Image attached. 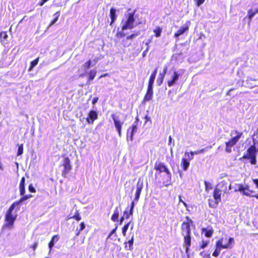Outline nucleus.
I'll use <instances>...</instances> for the list:
<instances>
[{"mask_svg":"<svg viewBox=\"0 0 258 258\" xmlns=\"http://www.w3.org/2000/svg\"><path fill=\"white\" fill-rule=\"evenodd\" d=\"M191 226L194 227V221L186 216L185 220L182 221L180 226V234L183 236L182 246L186 253H188L191 245L192 238Z\"/></svg>","mask_w":258,"mask_h":258,"instance_id":"obj_1","label":"nucleus"},{"mask_svg":"<svg viewBox=\"0 0 258 258\" xmlns=\"http://www.w3.org/2000/svg\"><path fill=\"white\" fill-rule=\"evenodd\" d=\"M156 170L155 178L164 186H168L172 184V174L167 166L163 162H156L154 165Z\"/></svg>","mask_w":258,"mask_h":258,"instance_id":"obj_2","label":"nucleus"},{"mask_svg":"<svg viewBox=\"0 0 258 258\" xmlns=\"http://www.w3.org/2000/svg\"><path fill=\"white\" fill-rule=\"evenodd\" d=\"M17 206L13 203L7 211L5 220L6 223L4 224L3 228L12 229L14 227V224L15 220H16L17 215L16 213H13V211L15 209Z\"/></svg>","mask_w":258,"mask_h":258,"instance_id":"obj_3","label":"nucleus"},{"mask_svg":"<svg viewBox=\"0 0 258 258\" xmlns=\"http://www.w3.org/2000/svg\"><path fill=\"white\" fill-rule=\"evenodd\" d=\"M223 238H220L216 242L215 249L212 253V255L215 257L218 256L222 249H228L232 247L234 243V238L229 237L228 239V242L226 244H223Z\"/></svg>","mask_w":258,"mask_h":258,"instance_id":"obj_4","label":"nucleus"},{"mask_svg":"<svg viewBox=\"0 0 258 258\" xmlns=\"http://www.w3.org/2000/svg\"><path fill=\"white\" fill-rule=\"evenodd\" d=\"M235 134L234 137H231L227 142L225 143V150L227 152L230 153L231 151V148L234 146L238 142L241 137L243 136V133L239 132L238 130H233L231 132L230 136Z\"/></svg>","mask_w":258,"mask_h":258,"instance_id":"obj_5","label":"nucleus"},{"mask_svg":"<svg viewBox=\"0 0 258 258\" xmlns=\"http://www.w3.org/2000/svg\"><path fill=\"white\" fill-rule=\"evenodd\" d=\"M241 158L249 160L251 165H254L256 163V148L255 143L247 149L246 152L244 153Z\"/></svg>","mask_w":258,"mask_h":258,"instance_id":"obj_6","label":"nucleus"},{"mask_svg":"<svg viewBox=\"0 0 258 258\" xmlns=\"http://www.w3.org/2000/svg\"><path fill=\"white\" fill-rule=\"evenodd\" d=\"M19 190L20 195L22 196V197L18 201L14 202V204L16 206L20 205L23 201L32 197L31 195H24L25 193V178L24 176L21 178L19 183Z\"/></svg>","mask_w":258,"mask_h":258,"instance_id":"obj_7","label":"nucleus"},{"mask_svg":"<svg viewBox=\"0 0 258 258\" xmlns=\"http://www.w3.org/2000/svg\"><path fill=\"white\" fill-rule=\"evenodd\" d=\"M237 187L238 188L235 189V191H240L244 196L248 197H254L258 200V194H255V192L254 190L250 189V187L248 185L246 184L243 185L242 184H238Z\"/></svg>","mask_w":258,"mask_h":258,"instance_id":"obj_8","label":"nucleus"},{"mask_svg":"<svg viewBox=\"0 0 258 258\" xmlns=\"http://www.w3.org/2000/svg\"><path fill=\"white\" fill-rule=\"evenodd\" d=\"M222 195L223 194L219 190L218 187H215L213 193L214 199H210L208 200L209 207L212 208H216L221 201Z\"/></svg>","mask_w":258,"mask_h":258,"instance_id":"obj_9","label":"nucleus"},{"mask_svg":"<svg viewBox=\"0 0 258 258\" xmlns=\"http://www.w3.org/2000/svg\"><path fill=\"white\" fill-rule=\"evenodd\" d=\"M135 12L136 10H134L132 13H130L127 15L126 16V20L121 26V29H132L134 28Z\"/></svg>","mask_w":258,"mask_h":258,"instance_id":"obj_10","label":"nucleus"},{"mask_svg":"<svg viewBox=\"0 0 258 258\" xmlns=\"http://www.w3.org/2000/svg\"><path fill=\"white\" fill-rule=\"evenodd\" d=\"M61 166L63 167L61 175L62 177L66 178L67 177V174L72 169V166L71 165L70 159L68 157L64 158L62 160Z\"/></svg>","mask_w":258,"mask_h":258,"instance_id":"obj_11","label":"nucleus"},{"mask_svg":"<svg viewBox=\"0 0 258 258\" xmlns=\"http://www.w3.org/2000/svg\"><path fill=\"white\" fill-rule=\"evenodd\" d=\"M111 117L113 120L115 128L116 131L118 133V136L121 137L122 135L121 134V129L122 125L123 124V121L121 120L118 116H117L115 114L112 113L111 115Z\"/></svg>","mask_w":258,"mask_h":258,"instance_id":"obj_12","label":"nucleus"},{"mask_svg":"<svg viewBox=\"0 0 258 258\" xmlns=\"http://www.w3.org/2000/svg\"><path fill=\"white\" fill-rule=\"evenodd\" d=\"M139 121V118H136V121L135 123L132 124V126L129 127L126 131V138L127 140H130V141H132L134 139V133L137 132L138 129V123Z\"/></svg>","mask_w":258,"mask_h":258,"instance_id":"obj_13","label":"nucleus"},{"mask_svg":"<svg viewBox=\"0 0 258 258\" xmlns=\"http://www.w3.org/2000/svg\"><path fill=\"white\" fill-rule=\"evenodd\" d=\"M190 25V22L189 21H186L185 24L181 26L179 29H178L174 34V37L178 39L180 35L183 34L189 30V27Z\"/></svg>","mask_w":258,"mask_h":258,"instance_id":"obj_14","label":"nucleus"},{"mask_svg":"<svg viewBox=\"0 0 258 258\" xmlns=\"http://www.w3.org/2000/svg\"><path fill=\"white\" fill-rule=\"evenodd\" d=\"M216 187H218V188L223 194V195L231 189V184H228L225 181H221Z\"/></svg>","mask_w":258,"mask_h":258,"instance_id":"obj_15","label":"nucleus"},{"mask_svg":"<svg viewBox=\"0 0 258 258\" xmlns=\"http://www.w3.org/2000/svg\"><path fill=\"white\" fill-rule=\"evenodd\" d=\"M98 118V113L96 111L91 110L89 111L86 118L87 122L89 124H93L95 120Z\"/></svg>","mask_w":258,"mask_h":258,"instance_id":"obj_16","label":"nucleus"},{"mask_svg":"<svg viewBox=\"0 0 258 258\" xmlns=\"http://www.w3.org/2000/svg\"><path fill=\"white\" fill-rule=\"evenodd\" d=\"M153 96V87L148 86L146 93L144 97L143 101L147 102L151 100Z\"/></svg>","mask_w":258,"mask_h":258,"instance_id":"obj_17","label":"nucleus"},{"mask_svg":"<svg viewBox=\"0 0 258 258\" xmlns=\"http://www.w3.org/2000/svg\"><path fill=\"white\" fill-rule=\"evenodd\" d=\"M206 151L205 149H202L195 151L185 152L184 153L185 157H189V159H192L195 155L204 153Z\"/></svg>","mask_w":258,"mask_h":258,"instance_id":"obj_18","label":"nucleus"},{"mask_svg":"<svg viewBox=\"0 0 258 258\" xmlns=\"http://www.w3.org/2000/svg\"><path fill=\"white\" fill-rule=\"evenodd\" d=\"M191 160V159H189V157H185V158H182L180 166L183 170L186 171L188 169L189 166V161Z\"/></svg>","mask_w":258,"mask_h":258,"instance_id":"obj_19","label":"nucleus"},{"mask_svg":"<svg viewBox=\"0 0 258 258\" xmlns=\"http://www.w3.org/2000/svg\"><path fill=\"white\" fill-rule=\"evenodd\" d=\"M179 77V75L176 72H174L173 76L171 77V79L170 80H169L167 82V85L169 87L172 86L178 80Z\"/></svg>","mask_w":258,"mask_h":258,"instance_id":"obj_20","label":"nucleus"},{"mask_svg":"<svg viewBox=\"0 0 258 258\" xmlns=\"http://www.w3.org/2000/svg\"><path fill=\"white\" fill-rule=\"evenodd\" d=\"M202 233H204V235L208 238L211 237L214 233V230L212 227L202 228L201 229Z\"/></svg>","mask_w":258,"mask_h":258,"instance_id":"obj_21","label":"nucleus"},{"mask_svg":"<svg viewBox=\"0 0 258 258\" xmlns=\"http://www.w3.org/2000/svg\"><path fill=\"white\" fill-rule=\"evenodd\" d=\"M257 13H258V8L255 9L253 10H252V9H251L248 11L247 15L246 16V17L245 18V19L246 18H248V19L249 20V21H248L249 25L250 24L253 17L255 15H256Z\"/></svg>","mask_w":258,"mask_h":258,"instance_id":"obj_22","label":"nucleus"},{"mask_svg":"<svg viewBox=\"0 0 258 258\" xmlns=\"http://www.w3.org/2000/svg\"><path fill=\"white\" fill-rule=\"evenodd\" d=\"M134 236H133L131 239L128 241H125L124 242V248L125 249L132 250L133 249V244H134Z\"/></svg>","mask_w":258,"mask_h":258,"instance_id":"obj_23","label":"nucleus"},{"mask_svg":"<svg viewBox=\"0 0 258 258\" xmlns=\"http://www.w3.org/2000/svg\"><path fill=\"white\" fill-rule=\"evenodd\" d=\"M109 16L111 18V21L110 23V25H112L113 24V23L115 21L116 18H117V15L116 14V10L114 8H111L110 9Z\"/></svg>","mask_w":258,"mask_h":258,"instance_id":"obj_24","label":"nucleus"},{"mask_svg":"<svg viewBox=\"0 0 258 258\" xmlns=\"http://www.w3.org/2000/svg\"><path fill=\"white\" fill-rule=\"evenodd\" d=\"M59 238V236L57 234L53 235L50 241L48 243V247L50 251L52 249L55 243L58 241Z\"/></svg>","mask_w":258,"mask_h":258,"instance_id":"obj_25","label":"nucleus"},{"mask_svg":"<svg viewBox=\"0 0 258 258\" xmlns=\"http://www.w3.org/2000/svg\"><path fill=\"white\" fill-rule=\"evenodd\" d=\"M71 219H75V220H76L78 221H79L82 219V217L80 215V213L78 210L76 211L74 215H73L72 216H68L66 220H68Z\"/></svg>","mask_w":258,"mask_h":258,"instance_id":"obj_26","label":"nucleus"},{"mask_svg":"<svg viewBox=\"0 0 258 258\" xmlns=\"http://www.w3.org/2000/svg\"><path fill=\"white\" fill-rule=\"evenodd\" d=\"M142 188L143 186L142 185H137L135 194V201H138L139 200L140 195L141 194Z\"/></svg>","mask_w":258,"mask_h":258,"instance_id":"obj_27","label":"nucleus"},{"mask_svg":"<svg viewBox=\"0 0 258 258\" xmlns=\"http://www.w3.org/2000/svg\"><path fill=\"white\" fill-rule=\"evenodd\" d=\"M8 35L6 31H2L0 32V41L3 44L6 43L5 42L7 40Z\"/></svg>","mask_w":258,"mask_h":258,"instance_id":"obj_28","label":"nucleus"},{"mask_svg":"<svg viewBox=\"0 0 258 258\" xmlns=\"http://www.w3.org/2000/svg\"><path fill=\"white\" fill-rule=\"evenodd\" d=\"M119 210L117 208H116L114 210V213L111 216V219L113 222H116L117 221L118 217H119Z\"/></svg>","mask_w":258,"mask_h":258,"instance_id":"obj_29","label":"nucleus"},{"mask_svg":"<svg viewBox=\"0 0 258 258\" xmlns=\"http://www.w3.org/2000/svg\"><path fill=\"white\" fill-rule=\"evenodd\" d=\"M39 60V57H38L34 60L31 61L30 67L28 68V71L30 72L33 69V68L38 64Z\"/></svg>","mask_w":258,"mask_h":258,"instance_id":"obj_30","label":"nucleus"},{"mask_svg":"<svg viewBox=\"0 0 258 258\" xmlns=\"http://www.w3.org/2000/svg\"><path fill=\"white\" fill-rule=\"evenodd\" d=\"M162 31V29L159 26L156 27L153 30V32L154 33L155 36L156 37H159L161 36Z\"/></svg>","mask_w":258,"mask_h":258,"instance_id":"obj_31","label":"nucleus"},{"mask_svg":"<svg viewBox=\"0 0 258 258\" xmlns=\"http://www.w3.org/2000/svg\"><path fill=\"white\" fill-rule=\"evenodd\" d=\"M209 243H210L209 240H205L202 239L201 242L200 243V248L201 249L205 248L206 247H207L208 246V245L209 244Z\"/></svg>","mask_w":258,"mask_h":258,"instance_id":"obj_32","label":"nucleus"},{"mask_svg":"<svg viewBox=\"0 0 258 258\" xmlns=\"http://www.w3.org/2000/svg\"><path fill=\"white\" fill-rule=\"evenodd\" d=\"M96 75V71L95 70H91L89 72V78L88 81H90L93 80Z\"/></svg>","mask_w":258,"mask_h":258,"instance_id":"obj_33","label":"nucleus"},{"mask_svg":"<svg viewBox=\"0 0 258 258\" xmlns=\"http://www.w3.org/2000/svg\"><path fill=\"white\" fill-rule=\"evenodd\" d=\"M155 78L156 76L151 74L148 81V86L153 87Z\"/></svg>","mask_w":258,"mask_h":258,"instance_id":"obj_34","label":"nucleus"},{"mask_svg":"<svg viewBox=\"0 0 258 258\" xmlns=\"http://www.w3.org/2000/svg\"><path fill=\"white\" fill-rule=\"evenodd\" d=\"M204 184L205 185V190L207 192H209V191L213 188V186L212 184L207 181H205Z\"/></svg>","mask_w":258,"mask_h":258,"instance_id":"obj_35","label":"nucleus"},{"mask_svg":"<svg viewBox=\"0 0 258 258\" xmlns=\"http://www.w3.org/2000/svg\"><path fill=\"white\" fill-rule=\"evenodd\" d=\"M124 30L121 29V30L117 31L116 33V37L118 38H122L126 36V34L124 32Z\"/></svg>","mask_w":258,"mask_h":258,"instance_id":"obj_36","label":"nucleus"},{"mask_svg":"<svg viewBox=\"0 0 258 258\" xmlns=\"http://www.w3.org/2000/svg\"><path fill=\"white\" fill-rule=\"evenodd\" d=\"M69 0H66V1H58L57 0H54V5L57 7H62L65 6L66 3Z\"/></svg>","mask_w":258,"mask_h":258,"instance_id":"obj_37","label":"nucleus"},{"mask_svg":"<svg viewBox=\"0 0 258 258\" xmlns=\"http://www.w3.org/2000/svg\"><path fill=\"white\" fill-rule=\"evenodd\" d=\"M59 15H60L59 11H58L54 14V18L50 22V23L49 25L50 26L53 25L57 21V20L58 19V18L59 17Z\"/></svg>","mask_w":258,"mask_h":258,"instance_id":"obj_38","label":"nucleus"},{"mask_svg":"<svg viewBox=\"0 0 258 258\" xmlns=\"http://www.w3.org/2000/svg\"><path fill=\"white\" fill-rule=\"evenodd\" d=\"M165 76L159 74V77L158 78L157 80V84L158 86H161V84L163 83L164 79Z\"/></svg>","mask_w":258,"mask_h":258,"instance_id":"obj_39","label":"nucleus"},{"mask_svg":"<svg viewBox=\"0 0 258 258\" xmlns=\"http://www.w3.org/2000/svg\"><path fill=\"white\" fill-rule=\"evenodd\" d=\"M130 223H131V222L130 221L123 226V227L122 228V233L123 236H125L126 231L127 230V229L128 228Z\"/></svg>","mask_w":258,"mask_h":258,"instance_id":"obj_40","label":"nucleus"},{"mask_svg":"<svg viewBox=\"0 0 258 258\" xmlns=\"http://www.w3.org/2000/svg\"><path fill=\"white\" fill-rule=\"evenodd\" d=\"M140 34L139 31L136 32L134 33H133L127 36H126V38L127 40H131L134 39V38L136 37L138 35H139Z\"/></svg>","mask_w":258,"mask_h":258,"instance_id":"obj_41","label":"nucleus"},{"mask_svg":"<svg viewBox=\"0 0 258 258\" xmlns=\"http://www.w3.org/2000/svg\"><path fill=\"white\" fill-rule=\"evenodd\" d=\"M133 214V212L130 211L129 210V211H127V210H125L124 212H123V217L125 218V219H127L129 218L130 216L131 215H132Z\"/></svg>","mask_w":258,"mask_h":258,"instance_id":"obj_42","label":"nucleus"},{"mask_svg":"<svg viewBox=\"0 0 258 258\" xmlns=\"http://www.w3.org/2000/svg\"><path fill=\"white\" fill-rule=\"evenodd\" d=\"M23 153V144H21V145L18 146V152L17 153V156H20Z\"/></svg>","mask_w":258,"mask_h":258,"instance_id":"obj_43","label":"nucleus"},{"mask_svg":"<svg viewBox=\"0 0 258 258\" xmlns=\"http://www.w3.org/2000/svg\"><path fill=\"white\" fill-rule=\"evenodd\" d=\"M91 65V60L90 59L88 60L86 62H85L83 64V68L85 69V70L88 69L90 68Z\"/></svg>","mask_w":258,"mask_h":258,"instance_id":"obj_44","label":"nucleus"},{"mask_svg":"<svg viewBox=\"0 0 258 258\" xmlns=\"http://www.w3.org/2000/svg\"><path fill=\"white\" fill-rule=\"evenodd\" d=\"M28 190L31 192H36V189L32 183H31L29 185Z\"/></svg>","mask_w":258,"mask_h":258,"instance_id":"obj_45","label":"nucleus"},{"mask_svg":"<svg viewBox=\"0 0 258 258\" xmlns=\"http://www.w3.org/2000/svg\"><path fill=\"white\" fill-rule=\"evenodd\" d=\"M117 228V226H116L114 229H113L111 230L110 233L109 234V235H108V236L107 237V238H109L111 236V235L115 232Z\"/></svg>","mask_w":258,"mask_h":258,"instance_id":"obj_46","label":"nucleus"},{"mask_svg":"<svg viewBox=\"0 0 258 258\" xmlns=\"http://www.w3.org/2000/svg\"><path fill=\"white\" fill-rule=\"evenodd\" d=\"M85 228V224L84 222H82L80 224V231H82Z\"/></svg>","mask_w":258,"mask_h":258,"instance_id":"obj_47","label":"nucleus"},{"mask_svg":"<svg viewBox=\"0 0 258 258\" xmlns=\"http://www.w3.org/2000/svg\"><path fill=\"white\" fill-rule=\"evenodd\" d=\"M48 0H40L38 3V5L39 6H42L45 3L47 2Z\"/></svg>","mask_w":258,"mask_h":258,"instance_id":"obj_48","label":"nucleus"},{"mask_svg":"<svg viewBox=\"0 0 258 258\" xmlns=\"http://www.w3.org/2000/svg\"><path fill=\"white\" fill-rule=\"evenodd\" d=\"M205 0H196V5L199 7L205 2Z\"/></svg>","mask_w":258,"mask_h":258,"instance_id":"obj_49","label":"nucleus"},{"mask_svg":"<svg viewBox=\"0 0 258 258\" xmlns=\"http://www.w3.org/2000/svg\"><path fill=\"white\" fill-rule=\"evenodd\" d=\"M252 182L255 184L256 188H258V178H255L252 179Z\"/></svg>","mask_w":258,"mask_h":258,"instance_id":"obj_50","label":"nucleus"},{"mask_svg":"<svg viewBox=\"0 0 258 258\" xmlns=\"http://www.w3.org/2000/svg\"><path fill=\"white\" fill-rule=\"evenodd\" d=\"M37 246H38V243L37 242H36L31 246V247L33 249V250L34 251H35L36 248H37Z\"/></svg>","mask_w":258,"mask_h":258,"instance_id":"obj_51","label":"nucleus"},{"mask_svg":"<svg viewBox=\"0 0 258 258\" xmlns=\"http://www.w3.org/2000/svg\"><path fill=\"white\" fill-rule=\"evenodd\" d=\"M98 97H94L93 100H92V104L93 105H95L97 102V101H98Z\"/></svg>","mask_w":258,"mask_h":258,"instance_id":"obj_52","label":"nucleus"},{"mask_svg":"<svg viewBox=\"0 0 258 258\" xmlns=\"http://www.w3.org/2000/svg\"><path fill=\"white\" fill-rule=\"evenodd\" d=\"M167 67H164V68L163 69V72L160 73V74L165 76L167 73Z\"/></svg>","mask_w":258,"mask_h":258,"instance_id":"obj_53","label":"nucleus"},{"mask_svg":"<svg viewBox=\"0 0 258 258\" xmlns=\"http://www.w3.org/2000/svg\"><path fill=\"white\" fill-rule=\"evenodd\" d=\"M235 89L234 88H231L230 89H229L227 92H226V95L227 96H230L231 95V93H230V92L231 91H233V90H234Z\"/></svg>","mask_w":258,"mask_h":258,"instance_id":"obj_54","label":"nucleus"},{"mask_svg":"<svg viewBox=\"0 0 258 258\" xmlns=\"http://www.w3.org/2000/svg\"><path fill=\"white\" fill-rule=\"evenodd\" d=\"M157 71H158V68L156 67L154 70L153 71V72L152 73V74L155 75V76H156L157 75Z\"/></svg>","mask_w":258,"mask_h":258,"instance_id":"obj_55","label":"nucleus"},{"mask_svg":"<svg viewBox=\"0 0 258 258\" xmlns=\"http://www.w3.org/2000/svg\"><path fill=\"white\" fill-rule=\"evenodd\" d=\"M134 206H135L134 202H132L131 203V208H130V210L132 211L133 212V209H134Z\"/></svg>","mask_w":258,"mask_h":258,"instance_id":"obj_56","label":"nucleus"},{"mask_svg":"<svg viewBox=\"0 0 258 258\" xmlns=\"http://www.w3.org/2000/svg\"><path fill=\"white\" fill-rule=\"evenodd\" d=\"M124 219H125V218H124V217H123V216H121V217L120 218L119 223H120V224L122 223V222H123V220H124Z\"/></svg>","mask_w":258,"mask_h":258,"instance_id":"obj_57","label":"nucleus"},{"mask_svg":"<svg viewBox=\"0 0 258 258\" xmlns=\"http://www.w3.org/2000/svg\"><path fill=\"white\" fill-rule=\"evenodd\" d=\"M178 198H179V202L182 203V202H183V201L182 200L181 196H178Z\"/></svg>","mask_w":258,"mask_h":258,"instance_id":"obj_58","label":"nucleus"},{"mask_svg":"<svg viewBox=\"0 0 258 258\" xmlns=\"http://www.w3.org/2000/svg\"><path fill=\"white\" fill-rule=\"evenodd\" d=\"M81 231H80V230H78V231L76 233V236H79L80 235V234Z\"/></svg>","mask_w":258,"mask_h":258,"instance_id":"obj_59","label":"nucleus"},{"mask_svg":"<svg viewBox=\"0 0 258 258\" xmlns=\"http://www.w3.org/2000/svg\"><path fill=\"white\" fill-rule=\"evenodd\" d=\"M172 141V137L171 136L169 137V144H170Z\"/></svg>","mask_w":258,"mask_h":258,"instance_id":"obj_60","label":"nucleus"},{"mask_svg":"<svg viewBox=\"0 0 258 258\" xmlns=\"http://www.w3.org/2000/svg\"><path fill=\"white\" fill-rule=\"evenodd\" d=\"M182 203L183 204V205H184L185 207H187V204H186V203L185 202H184V201H183V202H182Z\"/></svg>","mask_w":258,"mask_h":258,"instance_id":"obj_61","label":"nucleus"},{"mask_svg":"<svg viewBox=\"0 0 258 258\" xmlns=\"http://www.w3.org/2000/svg\"><path fill=\"white\" fill-rule=\"evenodd\" d=\"M19 207H18V208H17V210H19Z\"/></svg>","mask_w":258,"mask_h":258,"instance_id":"obj_62","label":"nucleus"},{"mask_svg":"<svg viewBox=\"0 0 258 258\" xmlns=\"http://www.w3.org/2000/svg\"><path fill=\"white\" fill-rule=\"evenodd\" d=\"M45 258H49V257H45Z\"/></svg>","mask_w":258,"mask_h":258,"instance_id":"obj_63","label":"nucleus"}]
</instances>
